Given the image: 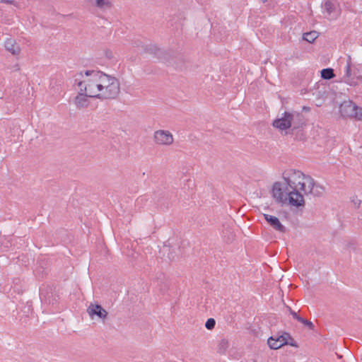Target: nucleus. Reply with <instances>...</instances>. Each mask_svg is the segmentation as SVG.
Wrapping results in <instances>:
<instances>
[{
	"label": "nucleus",
	"mask_w": 362,
	"mask_h": 362,
	"mask_svg": "<svg viewBox=\"0 0 362 362\" xmlns=\"http://www.w3.org/2000/svg\"><path fill=\"white\" fill-rule=\"evenodd\" d=\"M336 74L334 73V69H322L321 76L324 79H330L336 76Z\"/></svg>",
	"instance_id": "17"
},
{
	"label": "nucleus",
	"mask_w": 362,
	"mask_h": 362,
	"mask_svg": "<svg viewBox=\"0 0 362 362\" xmlns=\"http://www.w3.org/2000/svg\"><path fill=\"white\" fill-rule=\"evenodd\" d=\"M6 50L12 54L16 55L20 53L21 48L14 39L9 38L5 42Z\"/></svg>",
	"instance_id": "13"
},
{
	"label": "nucleus",
	"mask_w": 362,
	"mask_h": 362,
	"mask_svg": "<svg viewBox=\"0 0 362 362\" xmlns=\"http://www.w3.org/2000/svg\"><path fill=\"white\" fill-rule=\"evenodd\" d=\"M341 81L350 86L362 83V73L361 69H344Z\"/></svg>",
	"instance_id": "5"
},
{
	"label": "nucleus",
	"mask_w": 362,
	"mask_h": 362,
	"mask_svg": "<svg viewBox=\"0 0 362 362\" xmlns=\"http://www.w3.org/2000/svg\"><path fill=\"white\" fill-rule=\"evenodd\" d=\"M291 314L292 315V316L296 319L298 321L300 322V321H303V318L300 317L299 315H298V314L295 312V311H292L291 310Z\"/></svg>",
	"instance_id": "20"
},
{
	"label": "nucleus",
	"mask_w": 362,
	"mask_h": 362,
	"mask_svg": "<svg viewBox=\"0 0 362 362\" xmlns=\"http://www.w3.org/2000/svg\"><path fill=\"white\" fill-rule=\"evenodd\" d=\"M284 179L288 185L287 199L289 204L294 206H301L305 204L304 194H311L314 197L322 196L325 188L322 185L316 182L310 175H305L300 170L290 169L284 172Z\"/></svg>",
	"instance_id": "2"
},
{
	"label": "nucleus",
	"mask_w": 362,
	"mask_h": 362,
	"mask_svg": "<svg viewBox=\"0 0 362 362\" xmlns=\"http://www.w3.org/2000/svg\"><path fill=\"white\" fill-rule=\"evenodd\" d=\"M289 189L288 187L285 188L281 182H275L272 188V195L277 202H283L287 200Z\"/></svg>",
	"instance_id": "7"
},
{
	"label": "nucleus",
	"mask_w": 362,
	"mask_h": 362,
	"mask_svg": "<svg viewBox=\"0 0 362 362\" xmlns=\"http://www.w3.org/2000/svg\"><path fill=\"white\" fill-rule=\"evenodd\" d=\"M105 55L108 58H112V52L110 50H107L105 52Z\"/></svg>",
	"instance_id": "23"
},
{
	"label": "nucleus",
	"mask_w": 362,
	"mask_h": 362,
	"mask_svg": "<svg viewBox=\"0 0 362 362\" xmlns=\"http://www.w3.org/2000/svg\"><path fill=\"white\" fill-rule=\"evenodd\" d=\"M318 37V33L311 31L303 34V39L310 43L313 42Z\"/></svg>",
	"instance_id": "15"
},
{
	"label": "nucleus",
	"mask_w": 362,
	"mask_h": 362,
	"mask_svg": "<svg viewBox=\"0 0 362 362\" xmlns=\"http://www.w3.org/2000/svg\"><path fill=\"white\" fill-rule=\"evenodd\" d=\"M302 123V115L297 112H285L281 117L276 119L273 126L280 130H286L290 127L298 128Z\"/></svg>",
	"instance_id": "3"
},
{
	"label": "nucleus",
	"mask_w": 362,
	"mask_h": 362,
	"mask_svg": "<svg viewBox=\"0 0 362 362\" xmlns=\"http://www.w3.org/2000/svg\"><path fill=\"white\" fill-rule=\"evenodd\" d=\"M290 338L288 334L283 335L272 336L268 339V345L272 349H278L285 344H288V339Z\"/></svg>",
	"instance_id": "8"
},
{
	"label": "nucleus",
	"mask_w": 362,
	"mask_h": 362,
	"mask_svg": "<svg viewBox=\"0 0 362 362\" xmlns=\"http://www.w3.org/2000/svg\"><path fill=\"white\" fill-rule=\"evenodd\" d=\"M264 216L265 220L274 230L281 233H285L286 228L277 217L269 214H264Z\"/></svg>",
	"instance_id": "11"
},
{
	"label": "nucleus",
	"mask_w": 362,
	"mask_h": 362,
	"mask_svg": "<svg viewBox=\"0 0 362 362\" xmlns=\"http://www.w3.org/2000/svg\"><path fill=\"white\" fill-rule=\"evenodd\" d=\"M80 75L82 79L78 86L81 90L85 88L90 98L112 99L119 93V83L114 76L99 69H86Z\"/></svg>",
	"instance_id": "1"
},
{
	"label": "nucleus",
	"mask_w": 362,
	"mask_h": 362,
	"mask_svg": "<svg viewBox=\"0 0 362 362\" xmlns=\"http://www.w3.org/2000/svg\"><path fill=\"white\" fill-rule=\"evenodd\" d=\"M229 347V342L227 339H221L218 345V352L221 354H225L226 350Z\"/></svg>",
	"instance_id": "16"
},
{
	"label": "nucleus",
	"mask_w": 362,
	"mask_h": 362,
	"mask_svg": "<svg viewBox=\"0 0 362 362\" xmlns=\"http://www.w3.org/2000/svg\"><path fill=\"white\" fill-rule=\"evenodd\" d=\"M0 2L8 4H14L13 0H0Z\"/></svg>",
	"instance_id": "22"
},
{
	"label": "nucleus",
	"mask_w": 362,
	"mask_h": 362,
	"mask_svg": "<svg viewBox=\"0 0 362 362\" xmlns=\"http://www.w3.org/2000/svg\"><path fill=\"white\" fill-rule=\"evenodd\" d=\"M90 4L100 10H106L111 8L110 0H89Z\"/></svg>",
	"instance_id": "14"
},
{
	"label": "nucleus",
	"mask_w": 362,
	"mask_h": 362,
	"mask_svg": "<svg viewBox=\"0 0 362 362\" xmlns=\"http://www.w3.org/2000/svg\"><path fill=\"white\" fill-rule=\"evenodd\" d=\"M355 204H360V201L358 200L357 202H355Z\"/></svg>",
	"instance_id": "24"
},
{
	"label": "nucleus",
	"mask_w": 362,
	"mask_h": 362,
	"mask_svg": "<svg viewBox=\"0 0 362 362\" xmlns=\"http://www.w3.org/2000/svg\"><path fill=\"white\" fill-rule=\"evenodd\" d=\"M87 312L92 319L97 316L98 318L105 320L107 316V312L101 305L97 304H90L87 309Z\"/></svg>",
	"instance_id": "9"
},
{
	"label": "nucleus",
	"mask_w": 362,
	"mask_h": 362,
	"mask_svg": "<svg viewBox=\"0 0 362 362\" xmlns=\"http://www.w3.org/2000/svg\"><path fill=\"white\" fill-rule=\"evenodd\" d=\"M153 141L158 146H170L174 141L171 132L168 130H157L153 134Z\"/></svg>",
	"instance_id": "6"
},
{
	"label": "nucleus",
	"mask_w": 362,
	"mask_h": 362,
	"mask_svg": "<svg viewBox=\"0 0 362 362\" xmlns=\"http://www.w3.org/2000/svg\"><path fill=\"white\" fill-rule=\"evenodd\" d=\"M154 54L157 56L158 58H160L163 60L168 59L167 57V56H168V54L165 52L164 50L160 48L154 47Z\"/></svg>",
	"instance_id": "18"
},
{
	"label": "nucleus",
	"mask_w": 362,
	"mask_h": 362,
	"mask_svg": "<svg viewBox=\"0 0 362 362\" xmlns=\"http://www.w3.org/2000/svg\"><path fill=\"white\" fill-rule=\"evenodd\" d=\"M215 325H216V321L213 318H209L207 320V321L206 322V324H205V327L206 329H212L214 328L215 327Z\"/></svg>",
	"instance_id": "19"
},
{
	"label": "nucleus",
	"mask_w": 362,
	"mask_h": 362,
	"mask_svg": "<svg viewBox=\"0 0 362 362\" xmlns=\"http://www.w3.org/2000/svg\"><path fill=\"white\" fill-rule=\"evenodd\" d=\"M324 9L329 19H334L337 17L338 12L336 10V5L332 1H327L324 5Z\"/></svg>",
	"instance_id": "12"
},
{
	"label": "nucleus",
	"mask_w": 362,
	"mask_h": 362,
	"mask_svg": "<svg viewBox=\"0 0 362 362\" xmlns=\"http://www.w3.org/2000/svg\"><path fill=\"white\" fill-rule=\"evenodd\" d=\"M90 97L88 94L85 88H82V90L80 89V93L76 96L74 99V104L76 107L79 110L86 108L90 102L88 98Z\"/></svg>",
	"instance_id": "10"
},
{
	"label": "nucleus",
	"mask_w": 362,
	"mask_h": 362,
	"mask_svg": "<svg viewBox=\"0 0 362 362\" xmlns=\"http://www.w3.org/2000/svg\"><path fill=\"white\" fill-rule=\"evenodd\" d=\"M303 324L305 325L306 326L309 327L310 328H312L313 325L311 322L303 319V321H300Z\"/></svg>",
	"instance_id": "21"
},
{
	"label": "nucleus",
	"mask_w": 362,
	"mask_h": 362,
	"mask_svg": "<svg viewBox=\"0 0 362 362\" xmlns=\"http://www.w3.org/2000/svg\"><path fill=\"white\" fill-rule=\"evenodd\" d=\"M341 116L344 117H355L362 120V108H359L351 100L344 101L339 107Z\"/></svg>",
	"instance_id": "4"
}]
</instances>
